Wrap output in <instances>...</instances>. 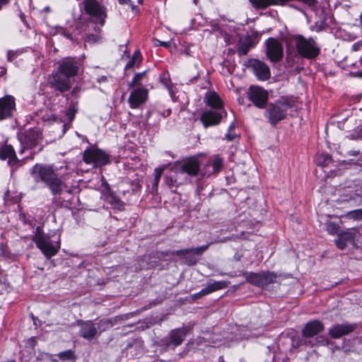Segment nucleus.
I'll use <instances>...</instances> for the list:
<instances>
[{"instance_id": "1", "label": "nucleus", "mask_w": 362, "mask_h": 362, "mask_svg": "<svg viewBox=\"0 0 362 362\" xmlns=\"http://www.w3.org/2000/svg\"><path fill=\"white\" fill-rule=\"evenodd\" d=\"M30 173L35 182L45 183L50 189L54 197V202H57V196L63 195L64 201L70 199V195L78 190L76 186L69 187L64 180L58 176L52 165L35 164L30 170Z\"/></svg>"}, {"instance_id": "2", "label": "nucleus", "mask_w": 362, "mask_h": 362, "mask_svg": "<svg viewBox=\"0 0 362 362\" xmlns=\"http://www.w3.org/2000/svg\"><path fill=\"white\" fill-rule=\"evenodd\" d=\"M289 40L295 44L298 54L303 58L314 59L320 53V47L312 37H305L302 35H293Z\"/></svg>"}, {"instance_id": "3", "label": "nucleus", "mask_w": 362, "mask_h": 362, "mask_svg": "<svg viewBox=\"0 0 362 362\" xmlns=\"http://www.w3.org/2000/svg\"><path fill=\"white\" fill-rule=\"evenodd\" d=\"M292 106V101L288 98L282 97L274 103H269L266 106L264 115L272 126H275L286 118L287 111Z\"/></svg>"}, {"instance_id": "4", "label": "nucleus", "mask_w": 362, "mask_h": 362, "mask_svg": "<svg viewBox=\"0 0 362 362\" xmlns=\"http://www.w3.org/2000/svg\"><path fill=\"white\" fill-rule=\"evenodd\" d=\"M33 240L47 258L56 255L60 249V240L54 244L51 240L50 236L45 234L40 227L37 228V231L33 236Z\"/></svg>"}, {"instance_id": "5", "label": "nucleus", "mask_w": 362, "mask_h": 362, "mask_svg": "<svg viewBox=\"0 0 362 362\" xmlns=\"http://www.w3.org/2000/svg\"><path fill=\"white\" fill-rule=\"evenodd\" d=\"M83 160L87 164H93L94 168H100L110 163L109 156L97 148H88L83 153Z\"/></svg>"}, {"instance_id": "6", "label": "nucleus", "mask_w": 362, "mask_h": 362, "mask_svg": "<svg viewBox=\"0 0 362 362\" xmlns=\"http://www.w3.org/2000/svg\"><path fill=\"white\" fill-rule=\"evenodd\" d=\"M175 174L186 173L189 176L198 175L200 170V163L197 158L189 157L182 161L175 162L172 168Z\"/></svg>"}, {"instance_id": "7", "label": "nucleus", "mask_w": 362, "mask_h": 362, "mask_svg": "<svg viewBox=\"0 0 362 362\" xmlns=\"http://www.w3.org/2000/svg\"><path fill=\"white\" fill-rule=\"evenodd\" d=\"M83 9L93 20L103 26L107 17L105 8L97 0H83Z\"/></svg>"}, {"instance_id": "8", "label": "nucleus", "mask_w": 362, "mask_h": 362, "mask_svg": "<svg viewBox=\"0 0 362 362\" xmlns=\"http://www.w3.org/2000/svg\"><path fill=\"white\" fill-rule=\"evenodd\" d=\"M247 97L255 107L264 109L268 103L269 93L262 87L252 86L248 89Z\"/></svg>"}, {"instance_id": "9", "label": "nucleus", "mask_w": 362, "mask_h": 362, "mask_svg": "<svg viewBox=\"0 0 362 362\" xmlns=\"http://www.w3.org/2000/svg\"><path fill=\"white\" fill-rule=\"evenodd\" d=\"M188 330L189 328L187 327L172 329L168 334V337L160 341L161 345L166 349L169 348L170 345L174 346L181 345L187 336Z\"/></svg>"}, {"instance_id": "10", "label": "nucleus", "mask_w": 362, "mask_h": 362, "mask_svg": "<svg viewBox=\"0 0 362 362\" xmlns=\"http://www.w3.org/2000/svg\"><path fill=\"white\" fill-rule=\"evenodd\" d=\"M266 52L268 58L272 62L281 61L284 56L282 45L275 38L269 37L266 42Z\"/></svg>"}, {"instance_id": "11", "label": "nucleus", "mask_w": 362, "mask_h": 362, "mask_svg": "<svg viewBox=\"0 0 362 362\" xmlns=\"http://www.w3.org/2000/svg\"><path fill=\"white\" fill-rule=\"evenodd\" d=\"M244 66L247 68H251L256 76L260 80H267L270 77L269 66L262 61L250 59L244 62Z\"/></svg>"}, {"instance_id": "12", "label": "nucleus", "mask_w": 362, "mask_h": 362, "mask_svg": "<svg viewBox=\"0 0 362 362\" xmlns=\"http://www.w3.org/2000/svg\"><path fill=\"white\" fill-rule=\"evenodd\" d=\"M80 64L74 58L67 57L63 59L59 65V72L64 76L70 78L77 75L79 71Z\"/></svg>"}, {"instance_id": "13", "label": "nucleus", "mask_w": 362, "mask_h": 362, "mask_svg": "<svg viewBox=\"0 0 362 362\" xmlns=\"http://www.w3.org/2000/svg\"><path fill=\"white\" fill-rule=\"evenodd\" d=\"M209 247V245H202L197 247L189 248L185 250H175L172 252L173 255L180 256L181 258L185 259L188 265H194L196 264L197 260L194 258V255H202Z\"/></svg>"}, {"instance_id": "14", "label": "nucleus", "mask_w": 362, "mask_h": 362, "mask_svg": "<svg viewBox=\"0 0 362 362\" xmlns=\"http://www.w3.org/2000/svg\"><path fill=\"white\" fill-rule=\"evenodd\" d=\"M40 135L37 131L29 129L19 136V141L22 145L20 153H23L26 148H32L37 144Z\"/></svg>"}, {"instance_id": "15", "label": "nucleus", "mask_w": 362, "mask_h": 362, "mask_svg": "<svg viewBox=\"0 0 362 362\" xmlns=\"http://www.w3.org/2000/svg\"><path fill=\"white\" fill-rule=\"evenodd\" d=\"M357 327L356 323L345 322L336 324L329 329L328 333L333 339H339L354 332Z\"/></svg>"}, {"instance_id": "16", "label": "nucleus", "mask_w": 362, "mask_h": 362, "mask_svg": "<svg viewBox=\"0 0 362 362\" xmlns=\"http://www.w3.org/2000/svg\"><path fill=\"white\" fill-rule=\"evenodd\" d=\"M148 98V90L144 88H137L134 89L129 97L128 101L130 107L132 109L138 108L144 103Z\"/></svg>"}, {"instance_id": "17", "label": "nucleus", "mask_w": 362, "mask_h": 362, "mask_svg": "<svg viewBox=\"0 0 362 362\" xmlns=\"http://www.w3.org/2000/svg\"><path fill=\"white\" fill-rule=\"evenodd\" d=\"M51 86L61 93L69 90L71 87V78L64 76L63 74L57 72L52 74V79L50 82Z\"/></svg>"}, {"instance_id": "18", "label": "nucleus", "mask_w": 362, "mask_h": 362, "mask_svg": "<svg viewBox=\"0 0 362 362\" xmlns=\"http://www.w3.org/2000/svg\"><path fill=\"white\" fill-rule=\"evenodd\" d=\"M226 112L223 111H206L201 115L200 120L205 127L218 124Z\"/></svg>"}, {"instance_id": "19", "label": "nucleus", "mask_w": 362, "mask_h": 362, "mask_svg": "<svg viewBox=\"0 0 362 362\" xmlns=\"http://www.w3.org/2000/svg\"><path fill=\"white\" fill-rule=\"evenodd\" d=\"M15 107V98L13 96L6 95L0 98V119L11 117Z\"/></svg>"}, {"instance_id": "20", "label": "nucleus", "mask_w": 362, "mask_h": 362, "mask_svg": "<svg viewBox=\"0 0 362 362\" xmlns=\"http://www.w3.org/2000/svg\"><path fill=\"white\" fill-rule=\"evenodd\" d=\"M0 159H8V165L12 168L20 162L11 145H4L0 147Z\"/></svg>"}, {"instance_id": "21", "label": "nucleus", "mask_w": 362, "mask_h": 362, "mask_svg": "<svg viewBox=\"0 0 362 362\" xmlns=\"http://www.w3.org/2000/svg\"><path fill=\"white\" fill-rule=\"evenodd\" d=\"M324 325L319 320L308 322L303 329V336L306 338L313 337L324 330Z\"/></svg>"}, {"instance_id": "22", "label": "nucleus", "mask_w": 362, "mask_h": 362, "mask_svg": "<svg viewBox=\"0 0 362 362\" xmlns=\"http://www.w3.org/2000/svg\"><path fill=\"white\" fill-rule=\"evenodd\" d=\"M97 329L93 321L88 320L80 324V336L87 340H91L97 334Z\"/></svg>"}, {"instance_id": "23", "label": "nucleus", "mask_w": 362, "mask_h": 362, "mask_svg": "<svg viewBox=\"0 0 362 362\" xmlns=\"http://www.w3.org/2000/svg\"><path fill=\"white\" fill-rule=\"evenodd\" d=\"M252 5L256 8H266L272 5H284L291 0H249Z\"/></svg>"}, {"instance_id": "24", "label": "nucleus", "mask_w": 362, "mask_h": 362, "mask_svg": "<svg viewBox=\"0 0 362 362\" xmlns=\"http://www.w3.org/2000/svg\"><path fill=\"white\" fill-rule=\"evenodd\" d=\"M208 105L216 109V111H223V103L220 97L214 92L209 93L206 96Z\"/></svg>"}, {"instance_id": "25", "label": "nucleus", "mask_w": 362, "mask_h": 362, "mask_svg": "<svg viewBox=\"0 0 362 362\" xmlns=\"http://www.w3.org/2000/svg\"><path fill=\"white\" fill-rule=\"evenodd\" d=\"M252 47V42L249 37L240 38L239 41L238 47L237 49L238 54L240 56L246 55Z\"/></svg>"}, {"instance_id": "26", "label": "nucleus", "mask_w": 362, "mask_h": 362, "mask_svg": "<svg viewBox=\"0 0 362 362\" xmlns=\"http://www.w3.org/2000/svg\"><path fill=\"white\" fill-rule=\"evenodd\" d=\"M277 276L272 272H261V283L260 287H264L270 284L276 282Z\"/></svg>"}, {"instance_id": "27", "label": "nucleus", "mask_w": 362, "mask_h": 362, "mask_svg": "<svg viewBox=\"0 0 362 362\" xmlns=\"http://www.w3.org/2000/svg\"><path fill=\"white\" fill-rule=\"evenodd\" d=\"M165 185L174 192H175V189L183 183L178 177V174H176L175 176L166 175L165 177Z\"/></svg>"}, {"instance_id": "28", "label": "nucleus", "mask_w": 362, "mask_h": 362, "mask_svg": "<svg viewBox=\"0 0 362 362\" xmlns=\"http://www.w3.org/2000/svg\"><path fill=\"white\" fill-rule=\"evenodd\" d=\"M245 276L247 282L250 284L260 287L261 283V272L259 273H253V272H246L245 273Z\"/></svg>"}, {"instance_id": "29", "label": "nucleus", "mask_w": 362, "mask_h": 362, "mask_svg": "<svg viewBox=\"0 0 362 362\" xmlns=\"http://www.w3.org/2000/svg\"><path fill=\"white\" fill-rule=\"evenodd\" d=\"M77 111H78L77 103H71L69 105V107H68V109L66 110V112H65V115L68 118L69 122H68V124H64V128H66L68 124H70L73 122V120L75 118V115L77 112Z\"/></svg>"}, {"instance_id": "30", "label": "nucleus", "mask_w": 362, "mask_h": 362, "mask_svg": "<svg viewBox=\"0 0 362 362\" xmlns=\"http://www.w3.org/2000/svg\"><path fill=\"white\" fill-rule=\"evenodd\" d=\"M316 163L322 167L328 166L332 161L331 156L327 153H321L316 158Z\"/></svg>"}, {"instance_id": "31", "label": "nucleus", "mask_w": 362, "mask_h": 362, "mask_svg": "<svg viewBox=\"0 0 362 362\" xmlns=\"http://www.w3.org/2000/svg\"><path fill=\"white\" fill-rule=\"evenodd\" d=\"M210 293L223 289L228 287V283L225 281H214L207 285Z\"/></svg>"}, {"instance_id": "32", "label": "nucleus", "mask_w": 362, "mask_h": 362, "mask_svg": "<svg viewBox=\"0 0 362 362\" xmlns=\"http://www.w3.org/2000/svg\"><path fill=\"white\" fill-rule=\"evenodd\" d=\"M141 62V53L139 50H136L133 54L132 59L128 62L125 66V69L133 68Z\"/></svg>"}, {"instance_id": "33", "label": "nucleus", "mask_w": 362, "mask_h": 362, "mask_svg": "<svg viewBox=\"0 0 362 362\" xmlns=\"http://www.w3.org/2000/svg\"><path fill=\"white\" fill-rule=\"evenodd\" d=\"M146 71H143L141 73L136 74L134 76L132 81L129 83L128 86L129 88H134L136 86L141 85V81L144 78L146 77Z\"/></svg>"}, {"instance_id": "34", "label": "nucleus", "mask_w": 362, "mask_h": 362, "mask_svg": "<svg viewBox=\"0 0 362 362\" xmlns=\"http://www.w3.org/2000/svg\"><path fill=\"white\" fill-rule=\"evenodd\" d=\"M164 170L163 168H156L154 170V179L153 183V189L157 190L158 183L160 182V177L162 176L163 172Z\"/></svg>"}, {"instance_id": "35", "label": "nucleus", "mask_w": 362, "mask_h": 362, "mask_svg": "<svg viewBox=\"0 0 362 362\" xmlns=\"http://www.w3.org/2000/svg\"><path fill=\"white\" fill-rule=\"evenodd\" d=\"M58 357L60 360L64 361H71L76 358L74 352L71 350H66L58 354Z\"/></svg>"}, {"instance_id": "36", "label": "nucleus", "mask_w": 362, "mask_h": 362, "mask_svg": "<svg viewBox=\"0 0 362 362\" xmlns=\"http://www.w3.org/2000/svg\"><path fill=\"white\" fill-rule=\"evenodd\" d=\"M109 203L115 209L122 211L124 209V203L116 196H110Z\"/></svg>"}, {"instance_id": "37", "label": "nucleus", "mask_w": 362, "mask_h": 362, "mask_svg": "<svg viewBox=\"0 0 362 362\" xmlns=\"http://www.w3.org/2000/svg\"><path fill=\"white\" fill-rule=\"evenodd\" d=\"M327 26L328 25L327 23V19L325 17H323L322 18H320V20L317 21L315 23L314 30L316 32H320V31L325 30Z\"/></svg>"}, {"instance_id": "38", "label": "nucleus", "mask_w": 362, "mask_h": 362, "mask_svg": "<svg viewBox=\"0 0 362 362\" xmlns=\"http://www.w3.org/2000/svg\"><path fill=\"white\" fill-rule=\"evenodd\" d=\"M326 230L329 234L332 235L339 234V226L334 222H327L326 223Z\"/></svg>"}, {"instance_id": "39", "label": "nucleus", "mask_w": 362, "mask_h": 362, "mask_svg": "<svg viewBox=\"0 0 362 362\" xmlns=\"http://www.w3.org/2000/svg\"><path fill=\"white\" fill-rule=\"evenodd\" d=\"M346 216L350 219L362 220V208L348 212Z\"/></svg>"}, {"instance_id": "40", "label": "nucleus", "mask_w": 362, "mask_h": 362, "mask_svg": "<svg viewBox=\"0 0 362 362\" xmlns=\"http://www.w3.org/2000/svg\"><path fill=\"white\" fill-rule=\"evenodd\" d=\"M338 236L344 240L346 243L351 242L354 239V235L350 231L339 233Z\"/></svg>"}, {"instance_id": "41", "label": "nucleus", "mask_w": 362, "mask_h": 362, "mask_svg": "<svg viewBox=\"0 0 362 362\" xmlns=\"http://www.w3.org/2000/svg\"><path fill=\"white\" fill-rule=\"evenodd\" d=\"M212 166L214 173L219 172L223 166V160L219 158H215L212 162Z\"/></svg>"}, {"instance_id": "42", "label": "nucleus", "mask_w": 362, "mask_h": 362, "mask_svg": "<svg viewBox=\"0 0 362 362\" xmlns=\"http://www.w3.org/2000/svg\"><path fill=\"white\" fill-rule=\"evenodd\" d=\"M328 343V339L325 337L318 336L315 339V343L313 344L312 346H327Z\"/></svg>"}, {"instance_id": "43", "label": "nucleus", "mask_w": 362, "mask_h": 362, "mask_svg": "<svg viewBox=\"0 0 362 362\" xmlns=\"http://www.w3.org/2000/svg\"><path fill=\"white\" fill-rule=\"evenodd\" d=\"M161 83L166 87V88L169 90V93L172 95L173 94V85L171 84L170 80L163 76L160 78Z\"/></svg>"}, {"instance_id": "44", "label": "nucleus", "mask_w": 362, "mask_h": 362, "mask_svg": "<svg viewBox=\"0 0 362 362\" xmlns=\"http://www.w3.org/2000/svg\"><path fill=\"white\" fill-rule=\"evenodd\" d=\"M346 243H347L339 236L338 237V239L335 240L336 245L341 250H343L346 246Z\"/></svg>"}, {"instance_id": "45", "label": "nucleus", "mask_w": 362, "mask_h": 362, "mask_svg": "<svg viewBox=\"0 0 362 362\" xmlns=\"http://www.w3.org/2000/svg\"><path fill=\"white\" fill-rule=\"evenodd\" d=\"M58 33L68 39H71V35L63 28H60Z\"/></svg>"}, {"instance_id": "46", "label": "nucleus", "mask_w": 362, "mask_h": 362, "mask_svg": "<svg viewBox=\"0 0 362 362\" xmlns=\"http://www.w3.org/2000/svg\"><path fill=\"white\" fill-rule=\"evenodd\" d=\"M211 293L210 291H209V289L208 288V286H206L205 288H202L200 291H199V296H206L208 294Z\"/></svg>"}, {"instance_id": "47", "label": "nucleus", "mask_w": 362, "mask_h": 362, "mask_svg": "<svg viewBox=\"0 0 362 362\" xmlns=\"http://www.w3.org/2000/svg\"><path fill=\"white\" fill-rule=\"evenodd\" d=\"M235 134L232 133V132H228L226 134L225 137L228 141H233L235 138Z\"/></svg>"}, {"instance_id": "48", "label": "nucleus", "mask_w": 362, "mask_h": 362, "mask_svg": "<svg viewBox=\"0 0 362 362\" xmlns=\"http://www.w3.org/2000/svg\"><path fill=\"white\" fill-rule=\"evenodd\" d=\"M98 38V35H89L87 36V40H86L88 42H97Z\"/></svg>"}, {"instance_id": "49", "label": "nucleus", "mask_w": 362, "mask_h": 362, "mask_svg": "<svg viewBox=\"0 0 362 362\" xmlns=\"http://www.w3.org/2000/svg\"><path fill=\"white\" fill-rule=\"evenodd\" d=\"M169 44H170L169 42H162V41H160L158 40H156V46H164L165 47H169Z\"/></svg>"}, {"instance_id": "50", "label": "nucleus", "mask_w": 362, "mask_h": 362, "mask_svg": "<svg viewBox=\"0 0 362 362\" xmlns=\"http://www.w3.org/2000/svg\"><path fill=\"white\" fill-rule=\"evenodd\" d=\"M16 57V53L15 52H13V51H11V50L8 51V52H7V57H8V61H11L13 57Z\"/></svg>"}, {"instance_id": "51", "label": "nucleus", "mask_w": 362, "mask_h": 362, "mask_svg": "<svg viewBox=\"0 0 362 362\" xmlns=\"http://www.w3.org/2000/svg\"><path fill=\"white\" fill-rule=\"evenodd\" d=\"M107 81V76H100L97 78V81L100 83H103V82H105Z\"/></svg>"}, {"instance_id": "52", "label": "nucleus", "mask_w": 362, "mask_h": 362, "mask_svg": "<svg viewBox=\"0 0 362 362\" xmlns=\"http://www.w3.org/2000/svg\"><path fill=\"white\" fill-rule=\"evenodd\" d=\"M355 163L361 167H362V154L359 156V157L356 159Z\"/></svg>"}, {"instance_id": "53", "label": "nucleus", "mask_w": 362, "mask_h": 362, "mask_svg": "<svg viewBox=\"0 0 362 362\" xmlns=\"http://www.w3.org/2000/svg\"><path fill=\"white\" fill-rule=\"evenodd\" d=\"M235 128V122L233 121L230 124V126L228 127V132H233Z\"/></svg>"}, {"instance_id": "54", "label": "nucleus", "mask_w": 362, "mask_h": 362, "mask_svg": "<svg viewBox=\"0 0 362 362\" xmlns=\"http://www.w3.org/2000/svg\"><path fill=\"white\" fill-rule=\"evenodd\" d=\"M120 4H129L132 6L131 0H118Z\"/></svg>"}, {"instance_id": "55", "label": "nucleus", "mask_w": 362, "mask_h": 362, "mask_svg": "<svg viewBox=\"0 0 362 362\" xmlns=\"http://www.w3.org/2000/svg\"><path fill=\"white\" fill-rule=\"evenodd\" d=\"M102 182H103V186H104L105 187H109V185L107 184V182H106V180L103 176L102 177Z\"/></svg>"}, {"instance_id": "56", "label": "nucleus", "mask_w": 362, "mask_h": 362, "mask_svg": "<svg viewBox=\"0 0 362 362\" xmlns=\"http://www.w3.org/2000/svg\"><path fill=\"white\" fill-rule=\"evenodd\" d=\"M348 154H349V156H357V155H358L359 153H358V151H349V152L348 153Z\"/></svg>"}, {"instance_id": "57", "label": "nucleus", "mask_w": 362, "mask_h": 362, "mask_svg": "<svg viewBox=\"0 0 362 362\" xmlns=\"http://www.w3.org/2000/svg\"><path fill=\"white\" fill-rule=\"evenodd\" d=\"M8 1L9 0H0V8H1L2 5L6 4Z\"/></svg>"}, {"instance_id": "58", "label": "nucleus", "mask_w": 362, "mask_h": 362, "mask_svg": "<svg viewBox=\"0 0 362 362\" xmlns=\"http://www.w3.org/2000/svg\"><path fill=\"white\" fill-rule=\"evenodd\" d=\"M358 47H359V45H358V44H354V45H353V46H352V49H353L354 51H357V50H358Z\"/></svg>"}, {"instance_id": "59", "label": "nucleus", "mask_w": 362, "mask_h": 362, "mask_svg": "<svg viewBox=\"0 0 362 362\" xmlns=\"http://www.w3.org/2000/svg\"><path fill=\"white\" fill-rule=\"evenodd\" d=\"M199 77V75L197 74V76H195L194 77H193L192 79L189 80L190 82L193 83L195 81H197V78Z\"/></svg>"}, {"instance_id": "60", "label": "nucleus", "mask_w": 362, "mask_h": 362, "mask_svg": "<svg viewBox=\"0 0 362 362\" xmlns=\"http://www.w3.org/2000/svg\"><path fill=\"white\" fill-rule=\"evenodd\" d=\"M194 298H201L202 296H199V292L197 293L194 295Z\"/></svg>"}, {"instance_id": "61", "label": "nucleus", "mask_w": 362, "mask_h": 362, "mask_svg": "<svg viewBox=\"0 0 362 362\" xmlns=\"http://www.w3.org/2000/svg\"><path fill=\"white\" fill-rule=\"evenodd\" d=\"M170 112H171L170 110H168L167 112H165L166 116L170 115Z\"/></svg>"}, {"instance_id": "62", "label": "nucleus", "mask_w": 362, "mask_h": 362, "mask_svg": "<svg viewBox=\"0 0 362 362\" xmlns=\"http://www.w3.org/2000/svg\"><path fill=\"white\" fill-rule=\"evenodd\" d=\"M170 112H171L170 110H168L167 112H165L166 116L170 115Z\"/></svg>"}, {"instance_id": "63", "label": "nucleus", "mask_w": 362, "mask_h": 362, "mask_svg": "<svg viewBox=\"0 0 362 362\" xmlns=\"http://www.w3.org/2000/svg\"><path fill=\"white\" fill-rule=\"evenodd\" d=\"M360 64H361V66L362 67V57L360 59Z\"/></svg>"}, {"instance_id": "64", "label": "nucleus", "mask_w": 362, "mask_h": 362, "mask_svg": "<svg viewBox=\"0 0 362 362\" xmlns=\"http://www.w3.org/2000/svg\"><path fill=\"white\" fill-rule=\"evenodd\" d=\"M360 18H361V22H362V12H361V14Z\"/></svg>"}]
</instances>
